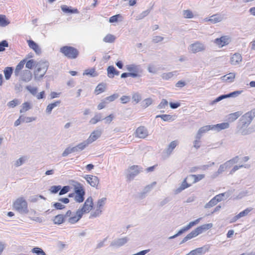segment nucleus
I'll use <instances>...</instances> for the list:
<instances>
[{"mask_svg":"<svg viewBox=\"0 0 255 255\" xmlns=\"http://www.w3.org/2000/svg\"><path fill=\"white\" fill-rule=\"evenodd\" d=\"M255 117V112L249 111L244 114L240 119L238 128L242 134L245 135L251 132L249 126Z\"/></svg>","mask_w":255,"mask_h":255,"instance_id":"1","label":"nucleus"},{"mask_svg":"<svg viewBox=\"0 0 255 255\" xmlns=\"http://www.w3.org/2000/svg\"><path fill=\"white\" fill-rule=\"evenodd\" d=\"M205 176L204 174H191L186 176L182 181L180 187L176 190V193H180L184 189L190 187L192 184L204 178Z\"/></svg>","mask_w":255,"mask_h":255,"instance_id":"2","label":"nucleus"},{"mask_svg":"<svg viewBox=\"0 0 255 255\" xmlns=\"http://www.w3.org/2000/svg\"><path fill=\"white\" fill-rule=\"evenodd\" d=\"M60 52L68 59L77 58L79 54L78 50L71 46H63L60 48Z\"/></svg>","mask_w":255,"mask_h":255,"instance_id":"3","label":"nucleus"},{"mask_svg":"<svg viewBox=\"0 0 255 255\" xmlns=\"http://www.w3.org/2000/svg\"><path fill=\"white\" fill-rule=\"evenodd\" d=\"M213 227L212 223L204 224L196 228L188 234L183 239V242H186L202 234L203 232L211 229Z\"/></svg>","mask_w":255,"mask_h":255,"instance_id":"4","label":"nucleus"},{"mask_svg":"<svg viewBox=\"0 0 255 255\" xmlns=\"http://www.w3.org/2000/svg\"><path fill=\"white\" fill-rule=\"evenodd\" d=\"M13 208L20 213L26 214L28 212L27 203L23 197L18 198L14 201Z\"/></svg>","mask_w":255,"mask_h":255,"instance_id":"5","label":"nucleus"},{"mask_svg":"<svg viewBox=\"0 0 255 255\" xmlns=\"http://www.w3.org/2000/svg\"><path fill=\"white\" fill-rule=\"evenodd\" d=\"M66 220L70 224H74L78 222L82 217L81 213L77 210L76 212H72L68 210L65 214Z\"/></svg>","mask_w":255,"mask_h":255,"instance_id":"6","label":"nucleus"},{"mask_svg":"<svg viewBox=\"0 0 255 255\" xmlns=\"http://www.w3.org/2000/svg\"><path fill=\"white\" fill-rule=\"evenodd\" d=\"M48 69V65L46 63H40L38 67L34 71V78L40 80L45 74Z\"/></svg>","mask_w":255,"mask_h":255,"instance_id":"7","label":"nucleus"},{"mask_svg":"<svg viewBox=\"0 0 255 255\" xmlns=\"http://www.w3.org/2000/svg\"><path fill=\"white\" fill-rule=\"evenodd\" d=\"M74 190L76 193L75 197V201L78 203L83 202L85 192L82 186L80 183H78L77 185L75 186Z\"/></svg>","mask_w":255,"mask_h":255,"instance_id":"8","label":"nucleus"},{"mask_svg":"<svg viewBox=\"0 0 255 255\" xmlns=\"http://www.w3.org/2000/svg\"><path fill=\"white\" fill-rule=\"evenodd\" d=\"M231 41V38L229 35H223L219 38H216L214 43L219 48L227 46Z\"/></svg>","mask_w":255,"mask_h":255,"instance_id":"9","label":"nucleus"},{"mask_svg":"<svg viewBox=\"0 0 255 255\" xmlns=\"http://www.w3.org/2000/svg\"><path fill=\"white\" fill-rule=\"evenodd\" d=\"M93 200L91 197H88L85 201L83 206L81 209H79L78 211L81 213L83 216L85 213H89L93 208Z\"/></svg>","mask_w":255,"mask_h":255,"instance_id":"10","label":"nucleus"},{"mask_svg":"<svg viewBox=\"0 0 255 255\" xmlns=\"http://www.w3.org/2000/svg\"><path fill=\"white\" fill-rule=\"evenodd\" d=\"M148 131L147 128L143 126L138 127L134 131V135L139 138H145L148 136Z\"/></svg>","mask_w":255,"mask_h":255,"instance_id":"11","label":"nucleus"},{"mask_svg":"<svg viewBox=\"0 0 255 255\" xmlns=\"http://www.w3.org/2000/svg\"><path fill=\"white\" fill-rule=\"evenodd\" d=\"M84 179L92 187L97 188L99 184V179L96 176L93 175H86Z\"/></svg>","mask_w":255,"mask_h":255,"instance_id":"12","label":"nucleus"},{"mask_svg":"<svg viewBox=\"0 0 255 255\" xmlns=\"http://www.w3.org/2000/svg\"><path fill=\"white\" fill-rule=\"evenodd\" d=\"M200 220H201V218H198L194 221L190 222L186 226H185V227H183L182 229H181L180 231H179V232H178V233L177 234H176L174 236H173V237H171V238H173L182 234L183 233L185 232V231H188V230H189L190 228H191L194 226L198 224L199 223Z\"/></svg>","mask_w":255,"mask_h":255,"instance_id":"13","label":"nucleus"},{"mask_svg":"<svg viewBox=\"0 0 255 255\" xmlns=\"http://www.w3.org/2000/svg\"><path fill=\"white\" fill-rule=\"evenodd\" d=\"M190 49L192 53H195L203 51L205 49V47L203 44L197 41L190 45Z\"/></svg>","mask_w":255,"mask_h":255,"instance_id":"14","label":"nucleus"},{"mask_svg":"<svg viewBox=\"0 0 255 255\" xmlns=\"http://www.w3.org/2000/svg\"><path fill=\"white\" fill-rule=\"evenodd\" d=\"M127 69L129 72L130 77L135 78L140 76L139 73V69L138 67L134 65H128L127 66Z\"/></svg>","mask_w":255,"mask_h":255,"instance_id":"15","label":"nucleus"},{"mask_svg":"<svg viewBox=\"0 0 255 255\" xmlns=\"http://www.w3.org/2000/svg\"><path fill=\"white\" fill-rule=\"evenodd\" d=\"M107 201L106 198H102L97 201V213L95 212L92 214V216L96 217L102 212V209L106 204Z\"/></svg>","mask_w":255,"mask_h":255,"instance_id":"16","label":"nucleus"},{"mask_svg":"<svg viewBox=\"0 0 255 255\" xmlns=\"http://www.w3.org/2000/svg\"><path fill=\"white\" fill-rule=\"evenodd\" d=\"M242 56L241 54L238 53L234 54L230 58V62L232 65H238L242 62Z\"/></svg>","mask_w":255,"mask_h":255,"instance_id":"17","label":"nucleus"},{"mask_svg":"<svg viewBox=\"0 0 255 255\" xmlns=\"http://www.w3.org/2000/svg\"><path fill=\"white\" fill-rule=\"evenodd\" d=\"M129 169L133 172H131L127 176L128 180L133 179L135 176L137 175L140 172L139 168L138 165H132L129 167Z\"/></svg>","mask_w":255,"mask_h":255,"instance_id":"18","label":"nucleus"},{"mask_svg":"<svg viewBox=\"0 0 255 255\" xmlns=\"http://www.w3.org/2000/svg\"><path fill=\"white\" fill-rule=\"evenodd\" d=\"M222 19V17L219 14H216L212 15L211 17L205 18L204 19L205 22H210L212 23H216L220 22Z\"/></svg>","mask_w":255,"mask_h":255,"instance_id":"19","label":"nucleus"},{"mask_svg":"<svg viewBox=\"0 0 255 255\" xmlns=\"http://www.w3.org/2000/svg\"><path fill=\"white\" fill-rule=\"evenodd\" d=\"M241 93V91H237L232 92L229 94L221 95L220 96L214 100V102H218L224 99H225L227 98H230L231 97L236 96H238V95L240 94Z\"/></svg>","mask_w":255,"mask_h":255,"instance_id":"20","label":"nucleus"},{"mask_svg":"<svg viewBox=\"0 0 255 255\" xmlns=\"http://www.w3.org/2000/svg\"><path fill=\"white\" fill-rule=\"evenodd\" d=\"M101 135V132L95 130L93 131L89 136L87 141L89 143L93 142L98 139Z\"/></svg>","mask_w":255,"mask_h":255,"instance_id":"21","label":"nucleus"},{"mask_svg":"<svg viewBox=\"0 0 255 255\" xmlns=\"http://www.w3.org/2000/svg\"><path fill=\"white\" fill-rule=\"evenodd\" d=\"M252 208H247L244 211L241 212L239 214L236 215L233 219V222H236L240 218L247 216L251 211Z\"/></svg>","mask_w":255,"mask_h":255,"instance_id":"22","label":"nucleus"},{"mask_svg":"<svg viewBox=\"0 0 255 255\" xmlns=\"http://www.w3.org/2000/svg\"><path fill=\"white\" fill-rule=\"evenodd\" d=\"M62 10L67 13H78L79 11L77 8H71L66 5H63L61 6Z\"/></svg>","mask_w":255,"mask_h":255,"instance_id":"23","label":"nucleus"},{"mask_svg":"<svg viewBox=\"0 0 255 255\" xmlns=\"http://www.w3.org/2000/svg\"><path fill=\"white\" fill-rule=\"evenodd\" d=\"M107 74L109 78H113L115 75H118L119 72L113 66H110L107 68Z\"/></svg>","mask_w":255,"mask_h":255,"instance_id":"24","label":"nucleus"},{"mask_svg":"<svg viewBox=\"0 0 255 255\" xmlns=\"http://www.w3.org/2000/svg\"><path fill=\"white\" fill-rule=\"evenodd\" d=\"M27 42L29 47L33 49L36 53H39L40 52V49L37 43H36L32 40H27Z\"/></svg>","mask_w":255,"mask_h":255,"instance_id":"25","label":"nucleus"},{"mask_svg":"<svg viewBox=\"0 0 255 255\" xmlns=\"http://www.w3.org/2000/svg\"><path fill=\"white\" fill-rule=\"evenodd\" d=\"M66 220L65 215L59 214L55 216L53 219V222L55 224L60 225Z\"/></svg>","mask_w":255,"mask_h":255,"instance_id":"26","label":"nucleus"},{"mask_svg":"<svg viewBox=\"0 0 255 255\" xmlns=\"http://www.w3.org/2000/svg\"><path fill=\"white\" fill-rule=\"evenodd\" d=\"M206 252V250H204L203 247H201L191 251L187 255H201L204 254Z\"/></svg>","mask_w":255,"mask_h":255,"instance_id":"27","label":"nucleus"},{"mask_svg":"<svg viewBox=\"0 0 255 255\" xmlns=\"http://www.w3.org/2000/svg\"><path fill=\"white\" fill-rule=\"evenodd\" d=\"M83 74V75H86L92 77L98 76V73L96 71V69L94 68L85 70Z\"/></svg>","mask_w":255,"mask_h":255,"instance_id":"28","label":"nucleus"},{"mask_svg":"<svg viewBox=\"0 0 255 255\" xmlns=\"http://www.w3.org/2000/svg\"><path fill=\"white\" fill-rule=\"evenodd\" d=\"M102 114L100 113H97L95 115L94 117L91 119L89 123L91 125H95L99 122L102 121Z\"/></svg>","mask_w":255,"mask_h":255,"instance_id":"29","label":"nucleus"},{"mask_svg":"<svg viewBox=\"0 0 255 255\" xmlns=\"http://www.w3.org/2000/svg\"><path fill=\"white\" fill-rule=\"evenodd\" d=\"M229 127L228 123H223L213 126V129L215 128L218 131L228 128Z\"/></svg>","mask_w":255,"mask_h":255,"instance_id":"30","label":"nucleus"},{"mask_svg":"<svg viewBox=\"0 0 255 255\" xmlns=\"http://www.w3.org/2000/svg\"><path fill=\"white\" fill-rule=\"evenodd\" d=\"M26 63V59H23L22 60L20 61L19 63L17 64V65L16 66L15 69V75L16 76H17L21 69H23L24 67V65L25 63Z\"/></svg>","mask_w":255,"mask_h":255,"instance_id":"31","label":"nucleus"},{"mask_svg":"<svg viewBox=\"0 0 255 255\" xmlns=\"http://www.w3.org/2000/svg\"><path fill=\"white\" fill-rule=\"evenodd\" d=\"M242 113L240 112H237L231 113L228 115V120L229 122H232L237 120L241 115Z\"/></svg>","mask_w":255,"mask_h":255,"instance_id":"32","label":"nucleus"},{"mask_svg":"<svg viewBox=\"0 0 255 255\" xmlns=\"http://www.w3.org/2000/svg\"><path fill=\"white\" fill-rule=\"evenodd\" d=\"M13 72V69L11 67H6L3 70V73L5 79H10Z\"/></svg>","mask_w":255,"mask_h":255,"instance_id":"33","label":"nucleus"},{"mask_svg":"<svg viewBox=\"0 0 255 255\" xmlns=\"http://www.w3.org/2000/svg\"><path fill=\"white\" fill-rule=\"evenodd\" d=\"M61 102L60 101H57L55 102L54 103H51L49 104L46 109V111L47 113L50 114L52 110L55 108L56 107L58 106L60 104Z\"/></svg>","mask_w":255,"mask_h":255,"instance_id":"34","label":"nucleus"},{"mask_svg":"<svg viewBox=\"0 0 255 255\" xmlns=\"http://www.w3.org/2000/svg\"><path fill=\"white\" fill-rule=\"evenodd\" d=\"M88 144L89 143L87 141L78 144L77 146L73 147L75 148V152L83 150Z\"/></svg>","mask_w":255,"mask_h":255,"instance_id":"35","label":"nucleus"},{"mask_svg":"<svg viewBox=\"0 0 255 255\" xmlns=\"http://www.w3.org/2000/svg\"><path fill=\"white\" fill-rule=\"evenodd\" d=\"M31 108V105L29 102H24L22 104L21 108L20 110V113H25L26 111H28Z\"/></svg>","mask_w":255,"mask_h":255,"instance_id":"36","label":"nucleus"},{"mask_svg":"<svg viewBox=\"0 0 255 255\" xmlns=\"http://www.w3.org/2000/svg\"><path fill=\"white\" fill-rule=\"evenodd\" d=\"M116 37L114 35L108 34L103 38V41L106 43H113Z\"/></svg>","mask_w":255,"mask_h":255,"instance_id":"37","label":"nucleus"},{"mask_svg":"<svg viewBox=\"0 0 255 255\" xmlns=\"http://www.w3.org/2000/svg\"><path fill=\"white\" fill-rule=\"evenodd\" d=\"M105 90V85L103 84H99L95 89V93L96 95H99L103 92Z\"/></svg>","mask_w":255,"mask_h":255,"instance_id":"38","label":"nucleus"},{"mask_svg":"<svg viewBox=\"0 0 255 255\" xmlns=\"http://www.w3.org/2000/svg\"><path fill=\"white\" fill-rule=\"evenodd\" d=\"M156 118H160L164 121H172L174 120V116L170 115H158Z\"/></svg>","mask_w":255,"mask_h":255,"instance_id":"39","label":"nucleus"},{"mask_svg":"<svg viewBox=\"0 0 255 255\" xmlns=\"http://www.w3.org/2000/svg\"><path fill=\"white\" fill-rule=\"evenodd\" d=\"M235 78V74L234 73H230L226 75L223 76L224 80L228 82H232L234 81Z\"/></svg>","mask_w":255,"mask_h":255,"instance_id":"40","label":"nucleus"},{"mask_svg":"<svg viewBox=\"0 0 255 255\" xmlns=\"http://www.w3.org/2000/svg\"><path fill=\"white\" fill-rule=\"evenodd\" d=\"M9 22L6 19L4 15H0V26H5L8 25Z\"/></svg>","mask_w":255,"mask_h":255,"instance_id":"41","label":"nucleus"},{"mask_svg":"<svg viewBox=\"0 0 255 255\" xmlns=\"http://www.w3.org/2000/svg\"><path fill=\"white\" fill-rule=\"evenodd\" d=\"M31 252L36 254L37 255H46L45 252L41 248L38 247L33 248Z\"/></svg>","mask_w":255,"mask_h":255,"instance_id":"42","label":"nucleus"},{"mask_svg":"<svg viewBox=\"0 0 255 255\" xmlns=\"http://www.w3.org/2000/svg\"><path fill=\"white\" fill-rule=\"evenodd\" d=\"M183 15L185 18H192L194 17V14L190 10H183Z\"/></svg>","mask_w":255,"mask_h":255,"instance_id":"43","label":"nucleus"},{"mask_svg":"<svg viewBox=\"0 0 255 255\" xmlns=\"http://www.w3.org/2000/svg\"><path fill=\"white\" fill-rule=\"evenodd\" d=\"M213 129V126H205L202 127L201 128H200L199 129V133L201 134V133L206 132H207L211 129Z\"/></svg>","mask_w":255,"mask_h":255,"instance_id":"44","label":"nucleus"},{"mask_svg":"<svg viewBox=\"0 0 255 255\" xmlns=\"http://www.w3.org/2000/svg\"><path fill=\"white\" fill-rule=\"evenodd\" d=\"M122 18V16L120 14H118L115 15L111 16L109 18V22L110 23L116 22L118 21L119 18Z\"/></svg>","mask_w":255,"mask_h":255,"instance_id":"45","label":"nucleus"},{"mask_svg":"<svg viewBox=\"0 0 255 255\" xmlns=\"http://www.w3.org/2000/svg\"><path fill=\"white\" fill-rule=\"evenodd\" d=\"M20 103L18 99H14L7 103V106L9 108H14Z\"/></svg>","mask_w":255,"mask_h":255,"instance_id":"46","label":"nucleus"},{"mask_svg":"<svg viewBox=\"0 0 255 255\" xmlns=\"http://www.w3.org/2000/svg\"><path fill=\"white\" fill-rule=\"evenodd\" d=\"M152 103V100L151 98L145 99L142 103V106L144 108H146L150 105Z\"/></svg>","mask_w":255,"mask_h":255,"instance_id":"47","label":"nucleus"},{"mask_svg":"<svg viewBox=\"0 0 255 255\" xmlns=\"http://www.w3.org/2000/svg\"><path fill=\"white\" fill-rule=\"evenodd\" d=\"M132 99L133 102L138 103L141 100V97L139 94L136 93L133 94Z\"/></svg>","mask_w":255,"mask_h":255,"instance_id":"48","label":"nucleus"},{"mask_svg":"<svg viewBox=\"0 0 255 255\" xmlns=\"http://www.w3.org/2000/svg\"><path fill=\"white\" fill-rule=\"evenodd\" d=\"M75 149V148H74L73 147L72 148L68 147L65 149V150L64 151V152L62 153L63 156H66L68 154L75 152L74 150Z\"/></svg>","mask_w":255,"mask_h":255,"instance_id":"49","label":"nucleus"},{"mask_svg":"<svg viewBox=\"0 0 255 255\" xmlns=\"http://www.w3.org/2000/svg\"><path fill=\"white\" fill-rule=\"evenodd\" d=\"M173 76L172 72H168L163 73L161 75V77L163 80H168L171 78Z\"/></svg>","mask_w":255,"mask_h":255,"instance_id":"50","label":"nucleus"},{"mask_svg":"<svg viewBox=\"0 0 255 255\" xmlns=\"http://www.w3.org/2000/svg\"><path fill=\"white\" fill-rule=\"evenodd\" d=\"M8 46V42L6 40H3L0 42V52L3 51L5 47Z\"/></svg>","mask_w":255,"mask_h":255,"instance_id":"51","label":"nucleus"},{"mask_svg":"<svg viewBox=\"0 0 255 255\" xmlns=\"http://www.w3.org/2000/svg\"><path fill=\"white\" fill-rule=\"evenodd\" d=\"M70 189V187L69 186H65L61 189H60L59 192V195H62L65 194L68 192Z\"/></svg>","mask_w":255,"mask_h":255,"instance_id":"52","label":"nucleus"},{"mask_svg":"<svg viewBox=\"0 0 255 255\" xmlns=\"http://www.w3.org/2000/svg\"><path fill=\"white\" fill-rule=\"evenodd\" d=\"M35 65V61L33 59L28 60L26 63V67L28 69H32Z\"/></svg>","mask_w":255,"mask_h":255,"instance_id":"53","label":"nucleus"},{"mask_svg":"<svg viewBox=\"0 0 255 255\" xmlns=\"http://www.w3.org/2000/svg\"><path fill=\"white\" fill-rule=\"evenodd\" d=\"M122 104H125L128 103L130 100V97L128 96H123L121 99Z\"/></svg>","mask_w":255,"mask_h":255,"instance_id":"54","label":"nucleus"},{"mask_svg":"<svg viewBox=\"0 0 255 255\" xmlns=\"http://www.w3.org/2000/svg\"><path fill=\"white\" fill-rule=\"evenodd\" d=\"M61 186H53L50 188V192L52 193H56L61 189Z\"/></svg>","mask_w":255,"mask_h":255,"instance_id":"55","label":"nucleus"},{"mask_svg":"<svg viewBox=\"0 0 255 255\" xmlns=\"http://www.w3.org/2000/svg\"><path fill=\"white\" fill-rule=\"evenodd\" d=\"M225 194H226V193H223L218 194L216 196H215L214 197V198L218 203L223 200V198L225 196Z\"/></svg>","mask_w":255,"mask_h":255,"instance_id":"56","label":"nucleus"},{"mask_svg":"<svg viewBox=\"0 0 255 255\" xmlns=\"http://www.w3.org/2000/svg\"><path fill=\"white\" fill-rule=\"evenodd\" d=\"M177 144L176 141H173L168 145V150L170 151H172L176 146Z\"/></svg>","mask_w":255,"mask_h":255,"instance_id":"57","label":"nucleus"},{"mask_svg":"<svg viewBox=\"0 0 255 255\" xmlns=\"http://www.w3.org/2000/svg\"><path fill=\"white\" fill-rule=\"evenodd\" d=\"M218 202L215 200L213 198H212L206 205V207L210 208L213 206H215Z\"/></svg>","mask_w":255,"mask_h":255,"instance_id":"58","label":"nucleus"},{"mask_svg":"<svg viewBox=\"0 0 255 255\" xmlns=\"http://www.w3.org/2000/svg\"><path fill=\"white\" fill-rule=\"evenodd\" d=\"M114 117H115V116H114V114H110V115L107 116L106 117H105L104 120H105V122L106 123L110 124L112 122Z\"/></svg>","mask_w":255,"mask_h":255,"instance_id":"59","label":"nucleus"},{"mask_svg":"<svg viewBox=\"0 0 255 255\" xmlns=\"http://www.w3.org/2000/svg\"><path fill=\"white\" fill-rule=\"evenodd\" d=\"M228 167L227 163H225L224 164L220 165L219 168L218 170V173H221L222 172L224 171Z\"/></svg>","mask_w":255,"mask_h":255,"instance_id":"60","label":"nucleus"},{"mask_svg":"<svg viewBox=\"0 0 255 255\" xmlns=\"http://www.w3.org/2000/svg\"><path fill=\"white\" fill-rule=\"evenodd\" d=\"M118 96L117 94H113L110 96L107 97L106 98V100L108 101L109 102L114 101L116 99L118 98Z\"/></svg>","mask_w":255,"mask_h":255,"instance_id":"61","label":"nucleus"},{"mask_svg":"<svg viewBox=\"0 0 255 255\" xmlns=\"http://www.w3.org/2000/svg\"><path fill=\"white\" fill-rule=\"evenodd\" d=\"M25 161V159L24 157H20L18 160H17L15 163V165L16 166H20Z\"/></svg>","mask_w":255,"mask_h":255,"instance_id":"62","label":"nucleus"},{"mask_svg":"<svg viewBox=\"0 0 255 255\" xmlns=\"http://www.w3.org/2000/svg\"><path fill=\"white\" fill-rule=\"evenodd\" d=\"M168 105V102L165 99H163L159 105L160 108H164Z\"/></svg>","mask_w":255,"mask_h":255,"instance_id":"63","label":"nucleus"},{"mask_svg":"<svg viewBox=\"0 0 255 255\" xmlns=\"http://www.w3.org/2000/svg\"><path fill=\"white\" fill-rule=\"evenodd\" d=\"M54 207L57 209H59V210H61V209H63L64 208V206L62 204H61L60 203H58V202H57V203H55L54 204Z\"/></svg>","mask_w":255,"mask_h":255,"instance_id":"64","label":"nucleus"}]
</instances>
